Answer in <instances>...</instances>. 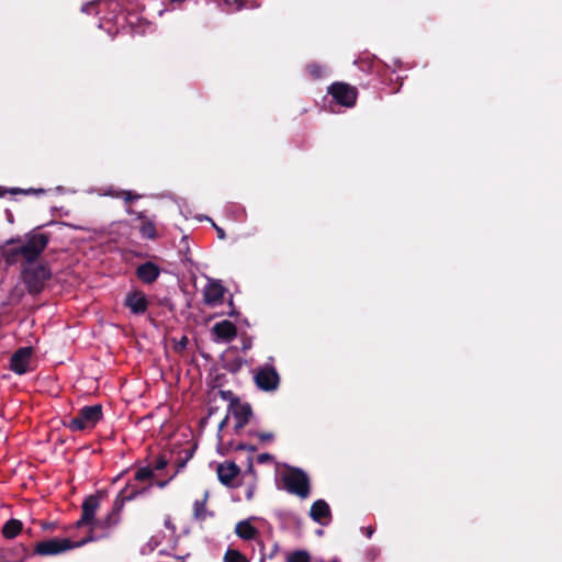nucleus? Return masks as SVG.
<instances>
[{"label":"nucleus","instance_id":"obj_1","mask_svg":"<svg viewBox=\"0 0 562 562\" xmlns=\"http://www.w3.org/2000/svg\"><path fill=\"white\" fill-rule=\"evenodd\" d=\"M137 495V492L132 493L128 496L123 495V492L117 496L112 513L103 520H95L94 516L100 506L99 499L95 496H89L82 504V515L78 526H90V530L93 531L98 528L108 529L119 522V515L122 510L125 501L132 499Z\"/></svg>","mask_w":562,"mask_h":562},{"label":"nucleus","instance_id":"obj_2","mask_svg":"<svg viewBox=\"0 0 562 562\" xmlns=\"http://www.w3.org/2000/svg\"><path fill=\"white\" fill-rule=\"evenodd\" d=\"M48 237L45 234L37 233L26 236L23 245L16 248H4L2 255L9 262L16 261L22 256L27 261H33L46 247Z\"/></svg>","mask_w":562,"mask_h":562},{"label":"nucleus","instance_id":"obj_3","mask_svg":"<svg viewBox=\"0 0 562 562\" xmlns=\"http://www.w3.org/2000/svg\"><path fill=\"white\" fill-rule=\"evenodd\" d=\"M102 418L101 405L86 406L79 414L65 423L71 431H86L92 429Z\"/></svg>","mask_w":562,"mask_h":562},{"label":"nucleus","instance_id":"obj_4","mask_svg":"<svg viewBox=\"0 0 562 562\" xmlns=\"http://www.w3.org/2000/svg\"><path fill=\"white\" fill-rule=\"evenodd\" d=\"M282 482L284 488L301 498H306L310 495V481L307 475L294 468H288L282 474Z\"/></svg>","mask_w":562,"mask_h":562},{"label":"nucleus","instance_id":"obj_5","mask_svg":"<svg viewBox=\"0 0 562 562\" xmlns=\"http://www.w3.org/2000/svg\"><path fill=\"white\" fill-rule=\"evenodd\" d=\"M87 541L88 540H83L78 543H75L67 538H52L37 542L35 546V552L41 555L58 554L67 550L80 547L85 544Z\"/></svg>","mask_w":562,"mask_h":562},{"label":"nucleus","instance_id":"obj_6","mask_svg":"<svg viewBox=\"0 0 562 562\" xmlns=\"http://www.w3.org/2000/svg\"><path fill=\"white\" fill-rule=\"evenodd\" d=\"M49 271L42 266L27 269L23 273V279L31 292L37 293L42 290L44 282L49 278Z\"/></svg>","mask_w":562,"mask_h":562},{"label":"nucleus","instance_id":"obj_7","mask_svg":"<svg viewBox=\"0 0 562 562\" xmlns=\"http://www.w3.org/2000/svg\"><path fill=\"white\" fill-rule=\"evenodd\" d=\"M33 350L30 347L20 348L13 353L10 368L18 374H23L31 369Z\"/></svg>","mask_w":562,"mask_h":562},{"label":"nucleus","instance_id":"obj_8","mask_svg":"<svg viewBox=\"0 0 562 562\" xmlns=\"http://www.w3.org/2000/svg\"><path fill=\"white\" fill-rule=\"evenodd\" d=\"M329 93L341 105L352 106L356 102L357 93L355 88L346 83H334L329 88Z\"/></svg>","mask_w":562,"mask_h":562},{"label":"nucleus","instance_id":"obj_9","mask_svg":"<svg viewBox=\"0 0 562 562\" xmlns=\"http://www.w3.org/2000/svg\"><path fill=\"white\" fill-rule=\"evenodd\" d=\"M255 517L240 520L235 526V533L243 540H254L259 536L258 528L254 525Z\"/></svg>","mask_w":562,"mask_h":562},{"label":"nucleus","instance_id":"obj_10","mask_svg":"<svg viewBox=\"0 0 562 562\" xmlns=\"http://www.w3.org/2000/svg\"><path fill=\"white\" fill-rule=\"evenodd\" d=\"M256 382L260 389L271 391L278 386L279 376L273 369L266 368L257 373Z\"/></svg>","mask_w":562,"mask_h":562},{"label":"nucleus","instance_id":"obj_11","mask_svg":"<svg viewBox=\"0 0 562 562\" xmlns=\"http://www.w3.org/2000/svg\"><path fill=\"white\" fill-rule=\"evenodd\" d=\"M310 516L314 521L321 525H327L330 521L329 505L323 499L314 502L310 510Z\"/></svg>","mask_w":562,"mask_h":562},{"label":"nucleus","instance_id":"obj_12","mask_svg":"<svg viewBox=\"0 0 562 562\" xmlns=\"http://www.w3.org/2000/svg\"><path fill=\"white\" fill-rule=\"evenodd\" d=\"M238 473V467L231 461H226L217 467L218 480L225 485L232 484Z\"/></svg>","mask_w":562,"mask_h":562},{"label":"nucleus","instance_id":"obj_13","mask_svg":"<svg viewBox=\"0 0 562 562\" xmlns=\"http://www.w3.org/2000/svg\"><path fill=\"white\" fill-rule=\"evenodd\" d=\"M213 331L218 339L225 341L232 340L237 334L235 325L229 321H223L221 323L215 324L213 327Z\"/></svg>","mask_w":562,"mask_h":562},{"label":"nucleus","instance_id":"obj_14","mask_svg":"<svg viewBox=\"0 0 562 562\" xmlns=\"http://www.w3.org/2000/svg\"><path fill=\"white\" fill-rule=\"evenodd\" d=\"M224 289L218 282H210L204 290V300L207 304L215 305L222 301Z\"/></svg>","mask_w":562,"mask_h":562},{"label":"nucleus","instance_id":"obj_15","mask_svg":"<svg viewBox=\"0 0 562 562\" xmlns=\"http://www.w3.org/2000/svg\"><path fill=\"white\" fill-rule=\"evenodd\" d=\"M126 305L133 313H144L147 308V300L140 292H133L126 296Z\"/></svg>","mask_w":562,"mask_h":562},{"label":"nucleus","instance_id":"obj_16","mask_svg":"<svg viewBox=\"0 0 562 562\" xmlns=\"http://www.w3.org/2000/svg\"><path fill=\"white\" fill-rule=\"evenodd\" d=\"M137 276L144 282L150 283L155 281L159 276V269L151 262H146L138 267Z\"/></svg>","mask_w":562,"mask_h":562},{"label":"nucleus","instance_id":"obj_17","mask_svg":"<svg viewBox=\"0 0 562 562\" xmlns=\"http://www.w3.org/2000/svg\"><path fill=\"white\" fill-rule=\"evenodd\" d=\"M139 220V231L142 236L145 238H155L156 237V227L153 221L146 218L143 215L138 216Z\"/></svg>","mask_w":562,"mask_h":562},{"label":"nucleus","instance_id":"obj_18","mask_svg":"<svg viewBox=\"0 0 562 562\" xmlns=\"http://www.w3.org/2000/svg\"><path fill=\"white\" fill-rule=\"evenodd\" d=\"M22 529V522L18 519H11L3 526V536L8 539L14 538Z\"/></svg>","mask_w":562,"mask_h":562},{"label":"nucleus","instance_id":"obj_19","mask_svg":"<svg viewBox=\"0 0 562 562\" xmlns=\"http://www.w3.org/2000/svg\"><path fill=\"white\" fill-rule=\"evenodd\" d=\"M224 562H249L245 554L235 549H228L224 554Z\"/></svg>","mask_w":562,"mask_h":562},{"label":"nucleus","instance_id":"obj_20","mask_svg":"<svg viewBox=\"0 0 562 562\" xmlns=\"http://www.w3.org/2000/svg\"><path fill=\"white\" fill-rule=\"evenodd\" d=\"M286 562H311L307 551L299 550L286 555Z\"/></svg>","mask_w":562,"mask_h":562},{"label":"nucleus","instance_id":"obj_21","mask_svg":"<svg viewBox=\"0 0 562 562\" xmlns=\"http://www.w3.org/2000/svg\"><path fill=\"white\" fill-rule=\"evenodd\" d=\"M207 499V493H204L203 498L201 501H195L194 503V516L198 519H204L206 516L205 503Z\"/></svg>","mask_w":562,"mask_h":562},{"label":"nucleus","instance_id":"obj_22","mask_svg":"<svg viewBox=\"0 0 562 562\" xmlns=\"http://www.w3.org/2000/svg\"><path fill=\"white\" fill-rule=\"evenodd\" d=\"M153 476V470L148 467L140 468L135 473V479L138 481H145Z\"/></svg>","mask_w":562,"mask_h":562},{"label":"nucleus","instance_id":"obj_23","mask_svg":"<svg viewBox=\"0 0 562 562\" xmlns=\"http://www.w3.org/2000/svg\"><path fill=\"white\" fill-rule=\"evenodd\" d=\"M272 460V456L268 454V453H262L258 457V461L260 463H263V462H268V461H271Z\"/></svg>","mask_w":562,"mask_h":562},{"label":"nucleus","instance_id":"obj_24","mask_svg":"<svg viewBox=\"0 0 562 562\" xmlns=\"http://www.w3.org/2000/svg\"><path fill=\"white\" fill-rule=\"evenodd\" d=\"M261 440H271L273 438L272 434L262 432L258 435Z\"/></svg>","mask_w":562,"mask_h":562},{"label":"nucleus","instance_id":"obj_25","mask_svg":"<svg viewBox=\"0 0 562 562\" xmlns=\"http://www.w3.org/2000/svg\"><path fill=\"white\" fill-rule=\"evenodd\" d=\"M167 462L165 460H159L157 465H156V469L160 470V469H164L166 467Z\"/></svg>","mask_w":562,"mask_h":562},{"label":"nucleus","instance_id":"obj_26","mask_svg":"<svg viewBox=\"0 0 562 562\" xmlns=\"http://www.w3.org/2000/svg\"><path fill=\"white\" fill-rule=\"evenodd\" d=\"M216 232H217L218 238L224 239V237H225L224 231L220 227H216Z\"/></svg>","mask_w":562,"mask_h":562},{"label":"nucleus","instance_id":"obj_27","mask_svg":"<svg viewBox=\"0 0 562 562\" xmlns=\"http://www.w3.org/2000/svg\"><path fill=\"white\" fill-rule=\"evenodd\" d=\"M134 198H135V196H132L131 192H125V193H124V199H125L126 201H130V200H132V199H134Z\"/></svg>","mask_w":562,"mask_h":562},{"label":"nucleus","instance_id":"obj_28","mask_svg":"<svg viewBox=\"0 0 562 562\" xmlns=\"http://www.w3.org/2000/svg\"><path fill=\"white\" fill-rule=\"evenodd\" d=\"M157 485H158L159 487H164V486L166 485V483H165V482H158V483H157Z\"/></svg>","mask_w":562,"mask_h":562},{"label":"nucleus","instance_id":"obj_29","mask_svg":"<svg viewBox=\"0 0 562 562\" xmlns=\"http://www.w3.org/2000/svg\"><path fill=\"white\" fill-rule=\"evenodd\" d=\"M181 562H183V561L181 560Z\"/></svg>","mask_w":562,"mask_h":562}]
</instances>
